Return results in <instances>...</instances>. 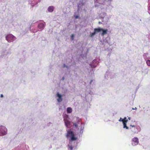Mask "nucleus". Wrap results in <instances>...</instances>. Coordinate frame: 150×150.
<instances>
[{
  "label": "nucleus",
  "instance_id": "nucleus-16",
  "mask_svg": "<svg viewBox=\"0 0 150 150\" xmlns=\"http://www.w3.org/2000/svg\"><path fill=\"white\" fill-rule=\"evenodd\" d=\"M44 24L43 23H41L39 24L38 25V28L41 30H42L44 28Z\"/></svg>",
  "mask_w": 150,
  "mask_h": 150
},
{
  "label": "nucleus",
  "instance_id": "nucleus-7",
  "mask_svg": "<svg viewBox=\"0 0 150 150\" xmlns=\"http://www.w3.org/2000/svg\"><path fill=\"white\" fill-rule=\"evenodd\" d=\"M139 143L138 138L135 137L132 139L131 144L133 146H135L138 145Z\"/></svg>",
  "mask_w": 150,
  "mask_h": 150
},
{
  "label": "nucleus",
  "instance_id": "nucleus-18",
  "mask_svg": "<svg viewBox=\"0 0 150 150\" xmlns=\"http://www.w3.org/2000/svg\"><path fill=\"white\" fill-rule=\"evenodd\" d=\"M72 109L71 108L68 107L67 109V112L68 113H70L72 112Z\"/></svg>",
  "mask_w": 150,
  "mask_h": 150
},
{
  "label": "nucleus",
  "instance_id": "nucleus-28",
  "mask_svg": "<svg viewBox=\"0 0 150 150\" xmlns=\"http://www.w3.org/2000/svg\"><path fill=\"white\" fill-rule=\"evenodd\" d=\"M132 108L133 110H134H134H136L137 109V108L136 107H135V108H134V109L133 108Z\"/></svg>",
  "mask_w": 150,
  "mask_h": 150
},
{
  "label": "nucleus",
  "instance_id": "nucleus-3",
  "mask_svg": "<svg viewBox=\"0 0 150 150\" xmlns=\"http://www.w3.org/2000/svg\"><path fill=\"white\" fill-rule=\"evenodd\" d=\"M132 132L134 134L137 133L141 130V128L139 126L130 125V128Z\"/></svg>",
  "mask_w": 150,
  "mask_h": 150
},
{
  "label": "nucleus",
  "instance_id": "nucleus-31",
  "mask_svg": "<svg viewBox=\"0 0 150 150\" xmlns=\"http://www.w3.org/2000/svg\"><path fill=\"white\" fill-rule=\"evenodd\" d=\"M129 120H130L131 119V117H129L128 118Z\"/></svg>",
  "mask_w": 150,
  "mask_h": 150
},
{
  "label": "nucleus",
  "instance_id": "nucleus-8",
  "mask_svg": "<svg viewBox=\"0 0 150 150\" xmlns=\"http://www.w3.org/2000/svg\"><path fill=\"white\" fill-rule=\"evenodd\" d=\"M6 131V129L4 126H0V136L5 134Z\"/></svg>",
  "mask_w": 150,
  "mask_h": 150
},
{
  "label": "nucleus",
  "instance_id": "nucleus-27",
  "mask_svg": "<svg viewBox=\"0 0 150 150\" xmlns=\"http://www.w3.org/2000/svg\"><path fill=\"white\" fill-rule=\"evenodd\" d=\"M63 67H67V66H66L65 64H64L63 65Z\"/></svg>",
  "mask_w": 150,
  "mask_h": 150
},
{
  "label": "nucleus",
  "instance_id": "nucleus-9",
  "mask_svg": "<svg viewBox=\"0 0 150 150\" xmlns=\"http://www.w3.org/2000/svg\"><path fill=\"white\" fill-rule=\"evenodd\" d=\"M69 117L68 115L66 116V118L64 117V120L66 126L67 127H69L70 126L71 122L69 121Z\"/></svg>",
  "mask_w": 150,
  "mask_h": 150
},
{
  "label": "nucleus",
  "instance_id": "nucleus-14",
  "mask_svg": "<svg viewBox=\"0 0 150 150\" xmlns=\"http://www.w3.org/2000/svg\"><path fill=\"white\" fill-rule=\"evenodd\" d=\"M149 53H144L143 54V57L145 60L148 59L149 57L148 56Z\"/></svg>",
  "mask_w": 150,
  "mask_h": 150
},
{
  "label": "nucleus",
  "instance_id": "nucleus-6",
  "mask_svg": "<svg viewBox=\"0 0 150 150\" xmlns=\"http://www.w3.org/2000/svg\"><path fill=\"white\" fill-rule=\"evenodd\" d=\"M105 48V53H107V57L109 58L110 56L111 55V53L112 52L113 48L112 47L111 48L110 47H106L105 46L104 47Z\"/></svg>",
  "mask_w": 150,
  "mask_h": 150
},
{
  "label": "nucleus",
  "instance_id": "nucleus-5",
  "mask_svg": "<svg viewBox=\"0 0 150 150\" xmlns=\"http://www.w3.org/2000/svg\"><path fill=\"white\" fill-rule=\"evenodd\" d=\"M115 74L113 72L108 71L105 74V77L106 79H111L114 77Z\"/></svg>",
  "mask_w": 150,
  "mask_h": 150
},
{
  "label": "nucleus",
  "instance_id": "nucleus-26",
  "mask_svg": "<svg viewBox=\"0 0 150 150\" xmlns=\"http://www.w3.org/2000/svg\"><path fill=\"white\" fill-rule=\"evenodd\" d=\"M149 6L148 7V10L150 11V2H149Z\"/></svg>",
  "mask_w": 150,
  "mask_h": 150
},
{
  "label": "nucleus",
  "instance_id": "nucleus-2",
  "mask_svg": "<svg viewBox=\"0 0 150 150\" xmlns=\"http://www.w3.org/2000/svg\"><path fill=\"white\" fill-rule=\"evenodd\" d=\"M112 0H104V9L106 10L111 9L112 6L111 5V2Z\"/></svg>",
  "mask_w": 150,
  "mask_h": 150
},
{
  "label": "nucleus",
  "instance_id": "nucleus-15",
  "mask_svg": "<svg viewBox=\"0 0 150 150\" xmlns=\"http://www.w3.org/2000/svg\"><path fill=\"white\" fill-rule=\"evenodd\" d=\"M128 122V120H127L126 121H125L124 122H123V127L124 128H125L126 129H129L128 127L127 126V123Z\"/></svg>",
  "mask_w": 150,
  "mask_h": 150
},
{
  "label": "nucleus",
  "instance_id": "nucleus-11",
  "mask_svg": "<svg viewBox=\"0 0 150 150\" xmlns=\"http://www.w3.org/2000/svg\"><path fill=\"white\" fill-rule=\"evenodd\" d=\"M6 39L8 42L12 41V40L14 39V37L12 35H9L6 37Z\"/></svg>",
  "mask_w": 150,
  "mask_h": 150
},
{
  "label": "nucleus",
  "instance_id": "nucleus-4",
  "mask_svg": "<svg viewBox=\"0 0 150 150\" xmlns=\"http://www.w3.org/2000/svg\"><path fill=\"white\" fill-rule=\"evenodd\" d=\"M66 136L67 137H71V140L72 141L75 140L77 139V138L74 136V134L73 132L70 130L67 132Z\"/></svg>",
  "mask_w": 150,
  "mask_h": 150
},
{
  "label": "nucleus",
  "instance_id": "nucleus-25",
  "mask_svg": "<svg viewBox=\"0 0 150 150\" xmlns=\"http://www.w3.org/2000/svg\"><path fill=\"white\" fill-rule=\"evenodd\" d=\"M69 148L71 150H72L73 149V147L72 146H69Z\"/></svg>",
  "mask_w": 150,
  "mask_h": 150
},
{
  "label": "nucleus",
  "instance_id": "nucleus-30",
  "mask_svg": "<svg viewBox=\"0 0 150 150\" xmlns=\"http://www.w3.org/2000/svg\"><path fill=\"white\" fill-rule=\"evenodd\" d=\"M1 97H3V95L2 94H1Z\"/></svg>",
  "mask_w": 150,
  "mask_h": 150
},
{
  "label": "nucleus",
  "instance_id": "nucleus-17",
  "mask_svg": "<svg viewBox=\"0 0 150 150\" xmlns=\"http://www.w3.org/2000/svg\"><path fill=\"white\" fill-rule=\"evenodd\" d=\"M54 8L53 6H50L48 8V10L50 12H52L53 11Z\"/></svg>",
  "mask_w": 150,
  "mask_h": 150
},
{
  "label": "nucleus",
  "instance_id": "nucleus-10",
  "mask_svg": "<svg viewBox=\"0 0 150 150\" xmlns=\"http://www.w3.org/2000/svg\"><path fill=\"white\" fill-rule=\"evenodd\" d=\"M111 17L110 15H107L106 13H104V21H105V22H108V20Z\"/></svg>",
  "mask_w": 150,
  "mask_h": 150
},
{
  "label": "nucleus",
  "instance_id": "nucleus-34",
  "mask_svg": "<svg viewBox=\"0 0 150 150\" xmlns=\"http://www.w3.org/2000/svg\"><path fill=\"white\" fill-rule=\"evenodd\" d=\"M148 13H149V14H150V13H149V12H148Z\"/></svg>",
  "mask_w": 150,
  "mask_h": 150
},
{
  "label": "nucleus",
  "instance_id": "nucleus-32",
  "mask_svg": "<svg viewBox=\"0 0 150 150\" xmlns=\"http://www.w3.org/2000/svg\"><path fill=\"white\" fill-rule=\"evenodd\" d=\"M93 81V80H91V82H90V84H91V83Z\"/></svg>",
  "mask_w": 150,
  "mask_h": 150
},
{
  "label": "nucleus",
  "instance_id": "nucleus-21",
  "mask_svg": "<svg viewBox=\"0 0 150 150\" xmlns=\"http://www.w3.org/2000/svg\"><path fill=\"white\" fill-rule=\"evenodd\" d=\"M96 33H95V32L94 31V32L93 33H92L91 34V37H92Z\"/></svg>",
  "mask_w": 150,
  "mask_h": 150
},
{
  "label": "nucleus",
  "instance_id": "nucleus-24",
  "mask_svg": "<svg viewBox=\"0 0 150 150\" xmlns=\"http://www.w3.org/2000/svg\"><path fill=\"white\" fill-rule=\"evenodd\" d=\"M127 120V117H125L123 119V121H126V120Z\"/></svg>",
  "mask_w": 150,
  "mask_h": 150
},
{
  "label": "nucleus",
  "instance_id": "nucleus-22",
  "mask_svg": "<svg viewBox=\"0 0 150 150\" xmlns=\"http://www.w3.org/2000/svg\"><path fill=\"white\" fill-rule=\"evenodd\" d=\"M119 121L120 122H122V123L123 122H124L125 121H123V119H122L121 117H120V119L119 120Z\"/></svg>",
  "mask_w": 150,
  "mask_h": 150
},
{
  "label": "nucleus",
  "instance_id": "nucleus-23",
  "mask_svg": "<svg viewBox=\"0 0 150 150\" xmlns=\"http://www.w3.org/2000/svg\"><path fill=\"white\" fill-rule=\"evenodd\" d=\"M74 34H72L71 35V38L72 39V40H73L74 39Z\"/></svg>",
  "mask_w": 150,
  "mask_h": 150
},
{
  "label": "nucleus",
  "instance_id": "nucleus-1",
  "mask_svg": "<svg viewBox=\"0 0 150 150\" xmlns=\"http://www.w3.org/2000/svg\"><path fill=\"white\" fill-rule=\"evenodd\" d=\"M111 33V31L109 28L107 29H104V38H105L104 39V42L105 43L108 44L110 46L113 44L114 41L113 40L111 41L110 40V38L109 36V35Z\"/></svg>",
  "mask_w": 150,
  "mask_h": 150
},
{
  "label": "nucleus",
  "instance_id": "nucleus-19",
  "mask_svg": "<svg viewBox=\"0 0 150 150\" xmlns=\"http://www.w3.org/2000/svg\"><path fill=\"white\" fill-rule=\"evenodd\" d=\"M145 61H146V63L147 65L148 66H150V58L149 59H148Z\"/></svg>",
  "mask_w": 150,
  "mask_h": 150
},
{
  "label": "nucleus",
  "instance_id": "nucleus-13",
  "mask_svg": "<svg viewBox=\"0 0 150 150\" xmlns=\"http://www.w3.org/2000/svg\"><path fill=\"white\" fill-rule=\"evenodd\" d=\"M57 96L58 98L57 99V101L58 102H61L62 100V96L60 94L58 93L57 94Z\"/></svg>",
  "mask_w": 150,
  "mask_h": 150
},
{
  "label": "nucleus",
  "instance_id": "nucleus-33",
  "mask_svg": "<svg viewBox=\"0 0 150 150\" xmlns=\"http://www.w3.org/2000/svg\"><path fill=\"white\" fill-rule=\"evenodd\" d=\"M62 79H63V80H64V77H63V78H62Z\"/></svg>",
  "mask_w": 150,
  "mask_h": 150
},
{
  "label": "nucleus",
  "instance_id": "nucleus-20",
  "mask_svg": "<svg viewBox=\"0 0 150 150\" xmlns=\"http://www.w3.org/2000/svg\"><path fill=\"white\" fill-rule=\"evenodd\" d=\"M79 123V122L78 121L76 123H74L73 124L74 126L76 128H77Z\"/></svg>",
  "mask_w": 150,
  "mask_h": 150
},
{
  "label": "nucleus",
  "instance_id": "nucleus-12",
  "mask_svg": "<svg viewBox=\"0 0 150 150\" xmlns=\"http://www.w3.org/2000/svg\"><path fill=\"white\" fill-rule=\"evenodd\" d=\"M101 31L103 32V29L100 28H98L94 29V31L96 34L101 32ZM101 35H103V32L102 33Z\"/></svg>",
  "mask_w": 150,
  "mask_h": 150
},
{
  "label": "nucleus",
  "instance_id": "nucleus-29",
  "mask_svg": "<svg viewBox=\"0 0 150 150\" xmlns=\"http://www.w3.org/2000/svg\"><path fill=\"white\" fill-rule=\"evenodd\" d=\"M79 17L78 16H76L75 17V18H78Z\"/></svg>",
  "mask_w": 150,
  "mask_h": 150
}]
</instances>
